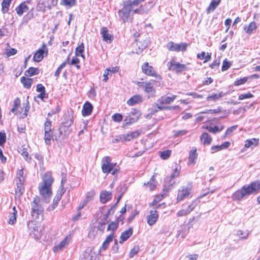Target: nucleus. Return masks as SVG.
I'll use <instances>...</instances> for the list:
<instances>
[{
    "instance_id": "obj_52",
    "label": "nucleus",
    "mask_w": 260,
    "mask_h": 260,
    "mask_svg": "<svg viewBox=\"0 0 260 260\" xmlns=\"http://www.w3.org/2000/svg\"><path fill=\"white\" fill-rule=\"evenodd\" d=\"M171 153L172 151L168 149L163 151H160L159 156L162 159L166 160L170 157Z\"/></svg>"
},
{
    "instance_id": "obj_43",
    "label": "nucleus",
    "mask_w": 260,
    "mask_h": 260,
    "mask_svg": "<svg viewBox=\"0 0 260 260\" xmlns=\"http://www.w3.org/2000/svg\"><path fill=\"white\" fill-rule=\"evenodd\" d=\"M258 139L252 138L251 139H247L245 141L244 147L246 148H248L253 145L256 146L258 145Z\"/></svg>"
},
{
    "instance_id": "obj_30",
    "label": "nucleus",
    "mask_w": 260,
    "mask_h": 260,
    "mask_svg": "<svg viewBox=\"0 0 260 260\" xmlns=\"http://www.w3.org/2000/svg\"><path fill=\"white\" fill-rule=\"evenodd\" d=\"M88 203L85 200H83L81 202L79 206L77 209V214L74 216L73 217L72 219L74 221H76L78 220L81 216V210L86 206Z\"/></svg>"
},
{
    "instance_id": "obj_18",
    "label": "nucleus",
    "mask_w": 260,
    "mask_h": 260,
    "mask_svg": "<svg viewBox=\"0 0 260 260\" xmlns=\"http://www.w3.org/2000/svg\"><path fill=\"white\" fill-rule=\"evenodd\" d=\"M71 234H69L66 236V237L62 241H61L58 244L55 245L53 247V251L54 252H57L62 250L69 244L71 240Z\"/></svg>"
},
{
    "instance_id": "obj_48",
    "label": "nucleus",
    "mask_w": 260,
    "mask_h": 260,
    "mask_svg": "<svg viewBox=\"0 0 260 260\" xmlns=\"http://www.w3.org/2000/svg\"><path fill=\"white\" fill-rule=\"evenodd\" d=\"M39 73V69L38 68L30 67L25 72V75L27 77H30L37 75Z\"/></svg>"
},
{
    "instance_id": "obj_47",
    "label": "nucleus",
    "mask_w": 260,
    "mask_h": 260,
    "mask_svg": "<svg viewBox=\"0 0 260 260\" xmlns=\"http://www.w3.org/2000/svg\"><path fill=\"white\" fill-rule=\"evenodd\" d=\"M256 28L257 25L254 21L251 22L248 26H245L244 28L245 32L249 35L251 34Z\"/></svg>"
},
{
    "instance_id": "obj_34",
    "label": "nucleus",
    "mask_w": 260,
    "mask_h": 260,
    "mask_svg": "<svg viewBox=\"0 0 260 260\" xmlns=\"http://www.w3.org/2000/svg\"><path fill=\"white\" fill-rule=\"evenodd\" d=\"M211 53L207 52L206 54L205 52L202 51L200 53H198L197 55V57L200 60L204 59V63H206L209 61H210L211 59Z\"/></svg>"
},
{
    "instance_id": "obj_42",
    "label": "nucleus",
    "mask_w": 260,
    "mask_h": 260,
    "mask_svg": "<svg viewBox=\"0 0 260 260\" xmlns=\"http://www.w3.org/2000/svg\"><path fill=\"white\" fill-rule=\"evenodd\" d=\"M53 138V130L44 132V141L45 143L48 145H51V141Z\"/></svg>"
},
{
    "instance_id": "obj_29",
    "label": "nucleus",
    "mask_w": 260,
    "mask_h": 260,
    "mask_svg": "<svg viewBox=\"0 0 260 260\" xmlns=\"http://www.w3.org/2000/svg\"><path fill=\"white\" fill-rule=\"evenodd\" d=\"M93 110L92 104L89 102L84 103L82 110V114L83 116H89L91 114Z\"/></svg>"
},
{
    "instance_id": "obj_3",
    "label": "nucleus",
    "mask_w": 260,
    "mask_h": 260,
    "mask_svg": "<svg viewBox=\"0 0 260 260\" xmlns=\"http://www.w3.org/2000/svg\"><path fill=\"white\" fill-rule=\"evenodd\" d=\"M101 169L102 172L105 174L117 175L120 171V168L116 162H112L111 157L106 156L103 157L102 159Z\"/></svg>"
},
{
    "instance_id": "obj_22",
    "label": "nucleus",
    "mask_w": 260,
    "mask_h": 260,
    "mask_svg": "<svg viewBox=\"0 0 260 260\" xmlns=\"http://www.w3.org/2000/svg\"><path fill=\"white\" fill-rule=\"evenodd\" d=\"M119 71V67H110L106 69L103 74V81L104 82H106L108 79L109 77L112 76L113 74H115L117 73Z\"/></svg>"
},
{
    "instance_id": "obj_49",
    "label": "nucleus",
    "mask_w": 260,
    "mask_h": 260,
    "mask_svg": "<svg viewBox=\"0 0 260 260\" xmlns=\"http://www.w3.org/2000/svg\"><path fill=\"white\" fill-rule=\"evenodd\" d=\"M62 194L61 192H57V193L56 194V195L53 199V203L51 205V210H53L55 208H56L57 206V205L58 204V202L60 200V199L62 197Z\"/></svg>"
},
{
    "instance_id": "obj_64",
    "label": "nucleus",
    "mask_w": 260,
    "mask_h": 260,
    "mask_svg": "<svg viewBox=\"0 0 260 260\" xmlns=\"http://www.w3.org/2000/svg\"><path fill=\"white\" fill-rule=\"evenodd\" d=\"M180 174V170L178 169L177 167H176L173 170V173L171 174L170 176V180H172L174 178L178 177Z\"/></svg>"
},
{
    "instance_id": "obj_40",
    "label": "nucleus",
    "mask_w": 260,
    "mask_h": 260,
    "mask_svg": "<svg viewBox=\"0 0 260 260\" xmlns=\"http://www.w3.org/2000/svg\"><path fill=\"white\" fill-rule=\"evenodd\" d=\"M157 182L155 179V175H153L151 177L150 180L147 182V183H145L146 187L148 188L150 190H153L156 186Z\"/></svg>"
},
{
    "instance_id": "obj_31",
    "label": "nucleus",
    "mask_w": 260,
    "mask_h": 260,
    "mask_svg": "<svg viewBox=\"0 0 260 260\" xmlns=\"http://www.w3.org/2000/svg\"><path fill=\"white\" fill-rule=\"evenodd\" d=\"M142 97L141 95L136 94L132 96L127 101V104L129 106H134L142 102Z\"/></svg>"
},
{
    "instance_id": "obj_16",
    "label": "nucleus",
    "mask_w": 260,
    "mask_h": 260,
    "mask_svg": "<svg viewBox=\"0 0 260 260\" xmlns=\"http://www.w3.org/2000/svg\"><path fill=\"white\" fill-rule=\"evenodd\" d=\"M44 54L45 56L48 54V48L45 44H43L34 54L33 59L35 61L39 62L44 58Z\"/></svg>"
},
{
    "instance_id": "obj_41",
    "label": "nucleus",
    "mask_w": 260,
    "mask_h": 260,
    "mask_svg": "<svg viewBox=\"0 0 260 260\" xmlns=\"http://www.w3.org/2000/svg\"><path fill=\"white\" fill-rule=\"evenodd\" d=\"M167 106H160L158 103H155L152 106L150 109V114L153 115L155 114L157 112L162 110H167Z\"/></svg>"
},
{
    "instance_id": "obj_1",
    "label": "nucleus",
    "mask_w": 260,
    "mask_h": 260,
    "mask_svg": "<svg viewBox=\"0 0 260 260\" xmlns=\"http://www.w3.org/2000/svg\"><path fill=\"white\" fill-rule=\"evenodd\" d=\"M259 190L260 181H254L248 185L243 186L240 189L234 192L232 195V198L234 201H241L246 196L257 194Z\"/></svg>"
},
{
    "instance_id": "obj_23",
    "label": "nucleus",
    "mask_w": 260,
    "mask_h": 260,
    "mask_svg": "<svg viewBox=\"0 0 260 260\" xmlns=\"http://www.w3.org/2000/svg\"><path fill=\"white\" fill-rule=\"evenodd\" d=\"M112 197V193L111 191L106 190H102L100 195V202L103 204H105L109 201Z\"/></svg>"
},
{
    "instance_id": "obj_51",
    "label": "nucleus",
    "mask_w": 260,
    "mask_h": 260,
    "mask_svg": "<svg viewBox=\"0 0 260 260\" xmlns=\"http://www.w3.org/2000/svg\"><path fill=\"white\" fill-rule=\"evenodd\" d=\"M119 221H112L110 223L107 227V231H111L112 233H115V232L118 228Z\"/></svg>"
},
{
    "instance_id": "obj_25",
    "label": "nucleus",
    "mask_w": 260,
    "mask_h": 260,
    "mask_svg": "<svg viewBox=\"0 0 260 260\" xmlns=\"http://www.w3.org/2000/svg\"><path fill=\"white\" fill-rule=\"evenodd\" d=\"M177 98V95H173L171 96H162L157 100V102L161 106H165V105L170 104L172 103Z\"/></svg>"
},
{
    "instance_id": "obj_38",
    "label": "nucleus",
    "mask_w": 260,
    "mask_h": 260,
    "mask_svg": "<svg viewBox=\"0 0 260 260\" xmlns=\"http://www.w3.org/2000/svg\"><path fill=\"white\" fill-rule=\"evenodd\" d=\"M221 2V0H212L208 7L207 8L206 12L208 14L213 12L218 7Z\"/></svg>"
},
{
    "instance_id": "obj_61",
    "label": "nucleus",
    "mask_w": 260,
    "mask_h": 260,
    "mask_svg": "<svg viewBox=\"0 0 260 260\" xmlns=\"http://www.w3.org/2000/svg\"><path fill=\"white\" fill-rule=\"evenodd\" d=\"M248 81V78L247 77H244L242 78L237 79L234 82L235 86H240L241 85L244 84Z\"/></svg>"
},
{
    "instance_id": "obj_63",
    "label": "nucleus",
    "mask_w": 260,
    "mask_h": 260,
    "mask_svg": "<svg viewBox=\"0 0 260 260\" xmlns=\"http://www.w3.org/2000/svg\"><path fill=\"white\" fill-rule=\"evenodd\" d=\"M221 97V95L220 93L216 94L214 93L211 95L207 96V100L209 101H216L219 100Z\"/></svg>"
},
{
    "instance_id": "obj_11",
    "label": "nucleus",
    "mask_w": 260,
    "mask_h": 260,
    "mask_svg": "<svg viewBox=\"0 0 260 260\" xmlns=\"http://www.w3.org/2000/svg\"><path fill=\"white\" fill-rule=\"evenodd\" d=\"M73 122L74 118L72 114L68 113L67 114H66L64 118V121L62 123V125L60 128V134L61 135L62 130H63L65 133L64 135L66 136L68 135L70 132V131L69 129V127L73 124Z\"/></svg>"
},
{
    "instance_id": "obj_17",
    "label": "nucleus",
    "mask_w": 260,
    "mask_h": 260,
    "mask_svg": "<svg viewBox=\"0 0 260 260\" xmlns=\"http://www.w3.org/2000/svg\"><path fill=\"white\" fill-rule=\"evenodd\" d=\"M136 84L139 87L143 88L146 93L154 95L156 92V89L151 82H137Z\"/></svg>"
},
{
    "instance_id": "obj_2",
    "label": "nucleus",
    "mask_w": 260,
    "mask_h": 260,
    "mask_svg": "<svg viewBox=\"0 0 260 260\" xmlns=\"http://www.w3.org/2000/svg\"><path fill=\"white\" fill-rule=\"evenodd\" d=\"M42 180V183L39 187V193L44 198H50L52 194L51 186L54 182L52 173L51 172L45 173Z\"/></svg>"
},
{
    "instance_id": "obj_50",
    "label": "nucleus",
    "mask_w": 260,
    "mask_h": 260,
    "mask_svg": "<svg viewBox=\"0 0 260 260\" xmlns=\"http://www.w3.org/2000/svg\"><path fill=\"white\" fill-rule=\"evenodd\" d=\"M12 1V0H3L2 3V11L4 14L8 12L10 3Z\"/></svg>"
},
{
    "instance_id": "obj_19",
    "label": "nucleus",
    "mask_w": 260,
    "mask_h": 260,
    "mask_svg": "<svg viewBox=\"0 0 260 260\" xmlns=\"http://www.w3.org/2000/svg\"><path fill=\"white\" fill-rule=\"evenodd\" d=\"M159 215L158 211L155 210H151L149 214L146 216L147 223L150 226L154 225L158 220Z\"/></svg>"
},
{
    "instance_id": "obj_36",
    "label": "nucleus",
    "mask_w": 260,
    "mask_h": 260,
    "mask_svg": "<svg viewBox=\"0 0 260 260\" xmlns=\"http://www.w3.org/2000/svg\"><path fill=\"white\" fill-rule=\"evenodd\" d=\"M133 234V230L132 229H128V230L122 232L120 237L119 243L122 244L124 241L127 240Z\"/></svg>"
},
{
    "instance_id": "obj_39",
    "label": "nucleus",
    "mask_w": 260,
    "mask_h": 260,
    "mask_svg": "<svg viewBox=\"0 0 260 260\" xmlns=\"http://www.w3.org/2000/svg\"><path fill=\"white\" fill-rule=\"evenodd\" d=\"M189 227H186L185 225L181 226V229L177 232V237H181L182 239L185 238L189 233Z\"/></svg>"
},
{
    "instance_id": "obj_44",
    "label": "nucleus",
    "mask_w": 260,
    "mask_h": 260,
    "mask_svg": "<svg viewBox=\"0 0 260 260\" xmlns=\"http://www.w3.org/2000/svg\"><path fill=\"white\" fill-rule=\"evenodd\" d=\"M60 5L67 8H71L76 4V0H61Z\"/></svg>"
},
{
    "instance_id": "obj_37",
    "label": "nucleus",
    "mask_w": 260,
    "mask_h": 260,
    "mask_svg": "<svg viewBox=\"0 0 260 260\" xmlns=\"http://www.w3.org/2000/svg\"><path fill=\"white\" fill-rule=\"evenodd\" d=\"M167 196V193H164L163 194H159L156 195L152 202L149 204V206L150 207H153L157 205L158 203L160 202L164 198H165Z\"/></svg>"
},
{
    "instance_id": "obj_15",
    "label": "nucleus",
    "mask_w": 260,
    "mask_h": 260,
    "mask_svg": "<svg viewBox=\"0 0 260 260\" xmlns=\"http://www.w3.org/2000/svg\"><path fill=\"white\" fill-rule=\"evenodd\" d=\"M197 205L196 200L192 201L186 208H184L179 210L177 213V216L178 217L185 216L190 214L196 207Z\"/></svg>"
},
{
    "instance_id": "obj_27",
    "label": "nucleus",
    "mask_w": 260,
    "mask_h": 260,
    "mask_svg": "<svg viewBox=\"0 0 260 260\" xmlns=\"http://www.w3.org/2000/svg\"><path fill=\"white\" fill-rule=\"evenodd\" d=\"M202 128L208 130L209 132L212 134H215L223 130L224 126L223 125H220L219 126L215 125L214 126H212L211 125H204L202 126Z\"/></svg>"
},
{
    "instance_id": "obj_62",
    "label": "nucleus",
    "mask_w": 260,
    "mask_h": 260,
    "mask_svg": "<svg viewBox=\"0 0 260 260\" xmlns=\"http://www.w3.org/2000/svg\"><path fill=\"white\" fill-rule=\"evenodd\" d=\"M231 65L232 63L231 62L228 61L226 59H224L222 62L221 71L223 72L226 71L231 67Z\"/></svg>"
},
{
    "instance_id": "obj_20",
    "label": "nucleus",
    "mask_w": 260,
    "mask_h": 260,
    "mask_svg": "<svg viewBox=\"0 0 260 260\" xmlns=\"http://www.w3.org/2000/svg\"><path fill=\"white\" fill-rule=\"evenodd\" d=\"M101 34L103 41L107 43H111L114 39L113 35L109 33V30L107 27H103L101 28Z\"/></svg>"
},
{
    "instance_id": "obj_7",
    "label": "nucleus",
    "mask_w": 260,
    "mask_h": 260,
    "mask_svg": "<svg viewBox=\"0 0 260 260\" xmlns=\"http://www.w3.org/2000/svg\"><path fill=\"white\" fill-rule=\"evenodd\" d=\"M58 0H39L36 9L38 12L45 13L47 10L56 6Z\"/></svg>"
},
{
    "instance_id": "obj_56",
    "label": "nucleus",
    "mask_w": 260,
    "mask_h": 260,
    "mask_svg": "<svg viewBox=\"0 0 260 260\" xmlns=\"http://www.w3.org/2000/svg\"><path fill=\"white\" fill-rule=\"evenodd\" d=\"M221 112V109L220 107H218L215 109H209L204 111L201 112V114H217Z\"/></svg>"
},
{
    "instance_id": "obj_9",
    "label": "nucleus",
    "mask_w": 260,
    "mask_h": 260,
    "mask_svg": "<svg viewBox=\"0 0 260 260\" xmlns=\"http://www.w3.org/2000/svg\"><path fill=\"white\" fill-rule=\"evenodd\" d=\"M188 46L186 43H175L172 41L169 42L166 45L168 51L177 52L186 51Z\"/></svg>"
},
{
    "instance_id": "obj_58",
    "label": "nucleus",
    "mask_w": 260,
    "mask_h": 260,
    "mask_svg": "<svg viewBox=\"0 0 260 260\" xmlns=\"http://www.w3.org/2000/svg\"><path fill=\"white\" fill-rule=\"evenodd\" d=\"M52 128V123L51 120L47 118L46 121L44 123V132L53 131Z\"/></svg>"
},
{
    "instance_id": "obj_57",
    "label": "nucleus",
    "mask_w": 260,
    "mask_h": 260,
    "mask_svg": "<svg viewBox=\"0 0 260 260\" xmlns=\"http://www.w3.org/2000/svg\"><path fill=\"white\" fill-rule=\"evenodd\" d=\"M112 119L115 122L120 123L122 121L123 116L120 113H115L112 116Z\"/></svg>"
},
{
    "instance_id": "obj_53",
    "label": "nucleus",
    "mask_w": 260,
    "mask_h": 260,
    "mask_svg": "<svg viewBox=\"0 0 260 260\" xmlns=\"http://www.w3.org/2000/svg\"><path fill=\"white\" fill-rule=\"evenodd\" d=\"M95 195V191L94 190H91L86 193L84 200L89 203L94 199Z\"/></svg>"
},
{
    "instance_id": "obj_26",
    "label": "nucleus",
    "mask_w": 260,
    "mask_h": 260,
    "mask_svg": "<svg viewBox=\"0 0 260 260\" xmlns=\"http://www.w3.org/2000/svg\"><path fill=\"white\" fill-rule=\"evenodd\" d=\"M197 149L196 147H192L189 152L188 164L189 165H194L198 158Z\"/></svg>"
},
{
    "instance_id": "obj_5",
    "label": "nucleus",
    "mask_w": 260,
    "mask_h": 260,
    "mask_svg": "<svg viewBox=\"0 0 260 260\" xmlns=\"http://www.w3.org/2000/svg\"><path fill=\"white\" fill-rule=\"evenodd\" d=\"M134 8V7L126 1L123 2V8L118 12L120 19L122 20L123 22H125L128 20L132 21L133 19L132 11Z\"/></svg>"
},
{
    "instance_id": "obj_54",
    "label": "nucleus",
    "mask_w": 260,
    "mask_h": 260,
    "mask_svg": "<svg viewBox=\"0 0 260 260\" xmlns=\"http://www.w3.org/2000/svg\"><path fill=\"white\" fill-rule=\"evenodd\" d=\"M84 51V45L83 43H81L79 46L77 47L75 50V54L76 56H83V53Z\"/></svg>"
},
{
    "instance_id": "obj_10",
    "label": "nucleus",
    "mask_w": 260,
    "mask_h": 260,
    "mask_svg": "<svg viewBox=\"0 0 260 260\" xmlns=\"http://www.w3.org/2000/svg\"><path fill=\"white\" fill-rule=\"evenodd\" d=\"M40 202V198L38 197H36L31 203L32 207L31 215L35 218H38L39 216L43 213V209L39 204Z\"/></svg>"
},
{
    "instance_id": "obj_35",
    "label": "nucleus",
    "mask_w": 260,
    "mask_h": 260,
    "mask_svg": "<svg viewBox=\"0 0 260 260\" xmlns=\"http://www.w3.org/2000/svg\"><path fill=\"white\" fill-rule=\"evenodd\" d=\"M20 81L24 88L29 89L33 83V79L25 76H22L20 78Z\"/></svg>"
},
{
    "instance_id": "obj_12",
    "label": "nucleus",
    "mask_w": 260,
    "mask_h": 260,
    "mask_svg": "<svg viewBox=\"0 0 260 260\" xmlns=\"http://www.w3.org/2000/svg\"><path fill=\"white\" fill-rule=\"evenodd\" d=\"M192 188V183H189L187 186H183L181 189H179L176 199L177 202H181L185 198L188 197L191 193Z\"/></svg>"
},
{
    "instance_id": "obj_45",
    "label": "nucleus",
    "mask_w": 260,
    "mask_h": 260,
    "mask_svg": "<svg viewBox=\"0 0 260 260\" xmlns=\"http://www.w3.org/2000/svg\"><path fill=\"white\" fill-rule=\"evenodd\" d=\"M25 175L23 172V168L21 167L20 169H18L16 173V177L15 181L24 182Z\"/></svg>"
},
{
    "instance_id": "obj_59",
    "label": "nucleus",
    "mask_w": 260,
    "mask_h": 260,
    "mask_svg": "<svg viewBox=\"0 0 260 260\" xmlns=\"http://www.w3.org/2000/svg\"><path fill=\"white\" fill-rule=\"evenodd\" d=\"M79 59L76 55L72 58L71 61L69 62V64L72 66L75 65L77 69L79 70L80 69V66L79 64Z\"/></svg>"
},
{
    "instance_id": "obj_13",
    "label": "nucleus",
    "mask_w": 260,
    "mask_h": 260,
    "mask_svg": "<svg viewBox=\"0 0 260 260\" xmlns=\"http://www.w3.org/2000/svg\"><path fill=\"white\" fill-rule=\"evenodd\" d=\"M140 116L139 111L134 108L132 111L127 114V115L124 119V122L126 125H130L136 122Z\"/></svg>"
},
{
    "instance_id": "obj_28",
    "label": "nucleus",
    "mask_w": 260,
    "mask_h": 260,
    "mask_svg": "<svg viewBox=\"0 0 260 260\" xmlns=\"http://www.w3.org/2000/svg\"><path fill=\"white\" fill-rule=\"evenodd\" d=\"M36 91L40 93L38 95V98L41 100L48 98V94L46 93L45 87L42 84H38L37 85Z\"/></svg>"
},
{
    "instance_id": "obj_33",
    "label": "nucleus",
    "mask_w": 260,
    "mask_h": 260,
    "mask_svg": "<svg viewBox=\"0 0 260 260\" xmlns=\"http://www.w3.org/2000/svg\"><path fill=\"white\" fill-rule=\"evenodd\" d=\"M24 182H20V181H16L17 187L15 189V192L16 196L18 197H21L24 192Z\"/></svg>"
},
{
    "instance_id": "obj_4",
    "label": "nucleus",
    "mask_w": 260,
    "mask_h": 260,
    "mask_svg": "<svg viewBox=\"0 0 260 260\" xmlns=\"http://www.w3.org/2000/svg\"><path fill=\"white\" fill-rule=\"evenodd\" d=\"M29 109L28 103L21 104L20 99L16 98L14 101L13 106L11 111L15 115L18 116L19 118L23 119L27 117Z\"/></svg>"
},
{
    "instance_id": "obj_8",
    "label": "nucleus",
    "mask_w": 260,
    "mask_h": 260,
    "mask_svg": "<svg viewBox=\"0 0 260 260\" xmlns=\"http://www.w3.org/2000/svg\"><path fill=\"white\" fill-rule=\"evenodd\" d=\"M141 69L143 73L145 75L155 78L158 81L162 80L161 76L158 74L155 69L149 64L148 62H145L142 64Z\"/></svg>"
},
{
    "instance_id": "obj_21",
    "label": "nucleus",
    "mask_w": 260,
    "mask_h": 260,
    "mask_svg": "<svg viewBox=\"0 0 260 260\" xmlns=\"http://www.w3.org/2000/svg\"><path fill=\"white\" fill-rule=\"evenodd\" d=\"M140 135L139 131L131 132L126 134H123L119 137L120 140L121 141H131L134 139L138 138Z\"/></svg>"
},
{
    "instance_id": "obj_46",
    "label": "nucleus",
    "mask_w": 260,
    "mask_h": 260,
    "mask_svg": "<svg viewBox=\"0 0 260 260\" xmlns=\"http://www.w3.org/2000/svg\"><path fill=\"white\" fill-rule=\"evenodd\" d=\"M43 228L40 226H36L34 228L31 232V234L34 236L36 239H40L42 235Z\"/></svg>"
},
{
    "instance_id": "obj_14",
    "label": "nucleus",
    "mask_w": 260,
    "mask_h": 260,
    "mask_svg": "<svg viewBox=\"0 0 260 260\" xmlns=\"http://www.w3.org/2000/svg\"><path fill=\"white\" fill-rule=\"evenodd\" d=\"M29 6H33L32 0H26L21 3L15 8V11L19 16H21L25 12L29 10Z\"/></svg>"
},
{
    "instance_id": "obj_24",
    "label": "nucleus",
    "mask_w": 260,
    "mask_h": 260,
    "mask_svg": "<svg viewBox=\"0 0 260 260\" xmlns=\"http://www.w3.org/2000/svg\"><path fill=\"white\" fill-rule=\"evenodd\" d=\"M201 143L203 145H210L212 142V138L207 132H203L200 136Z\"/></svg>"
},
{
    "instance_id": "obj_6",
    "label": "nucleus",
    "mask_w": 260,
    "mask_h": 260,
    "mask_svg": "<svg viewBox=\"0 0 260 260\" xmlns=\"http://www.w3.org/2000/svg\"><path fill=\"white\" fill-rule=\"evenodd\" d=\"M167 66L169 71L175 72L177 74L181 73L183 71L189 70L186 64L177 62L174 58L171 59L167 63Z\"/></svg>"
},
{
    "instance_id": "obj_60",
    "label": "nucleus",
    "mask_w": 260,
    "mask_h": 260,
    "mask_svg": "<svg viewBox=\"0 0 260 260\" xmlns=\"http://www.w3.org/2000/svg\"><path fill=\"white\" fill-rule=\"evenodd\" d=\"M17 53V50L15 48H9L6 49L5 54L6 57H9L11 56L14 55Z\"/></svg>"
},
{
    "instance_id": "obj_55",
    "label": "nucleus",
    "mask_w": 260,
    "mask_h": 260,
    "mask_svg": "<svg viewBox=\"0 0 260 260\" xmlns=\"http://www.w3.org/2000/svg\"><path fill=\"white\" fill-rule=\"evenodd\" d=\"M237 128V125H233L227 128L224 134L222 136V139H225L226 137H229L232 135L233 132Z\"/></svg>"
},
{
    "instance_id": "obj_32",
    "label": "nucleus",
    "mask_w": 260,
    "mask_h": 260,
    "mask_svg": "<svg viewBox=\"0 0 260 260\" xmlns=\"http://www.w3.org/2000/svg\"><path fill=\"white\" fill-rule=\"evenodd\" d=\"M116 235L115 233H112L109 235L107 236L106 238L105 241L102 244V248L103 250H106L108 246L109 243L113 241V240L115 238Z\"/></svg>"
}]
</instances>
